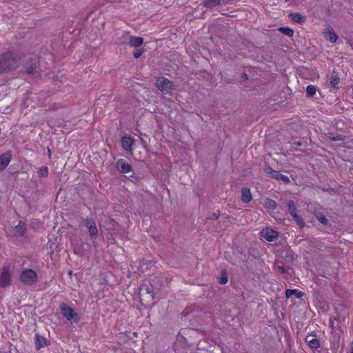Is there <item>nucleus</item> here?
Listing matches in <instances>:
<instances>
[{
    "label": "nucleus",
    "instance_id": "f257e3e1",
    "mask_svg": "<svg viewBox=\"0 0 353 353\" xmlns=\"http://www.w3.org/2000/svg\"><path fill=\"white\" fill-rule=\"evenodd\" d=\"M20 63V57L15 52L8 51L0 54V74L15 70Z\"/></svg>",
    "mask_w": 353,
    "mask_h": 353
},
{
    "label": "nucleus",
    "instance_id": "f03ea898",
    "mask_svg": "<svg viewBox=\"0 0 353 353\" xmlns=\"http://www.w3.org/2000/svg\"><path fill=\"white\" fill-rule=\"evenodd\" d=\"M59 309L63 316L71 323H77L79 321V315L65 303H61Z\"/></svg>",
    "mask_w": 353,
    "mask_h": 353
},
{
    "label": "nucleus",
    "instance_id": "7ed1b4c3",
    "mask_svg": "<svg viewBox=\"0 0 353 353\" xmlns=\"http://www.w3.org/2000/svg\"><path fill=\"white\" fill-rule=\"evenodd\" d=\"M140 296L141 300H146L147 301H153L157 291L153 288L150 281H144L139 288Z\"/></svg>",
    "mask_w": 353,
    "mask_h": 353
},
{
    "label": "nucleus",
    "instance_id": "20e7f679",
    "mask_svg": "<svg viewBox=\"0 0 353 353\" xmlns=\"http://www.w3.org/2000/svg\"><path fill=\"white\" fill-rule=\"evenodd\" d=\"M20 281L26 285H31L37 282L38 276L32 269H25L19 276Z\"/></svg>",
    "mask_w": 353,
    "mask_h": 353
},
{
    "label": "nucleus",
    "instance_id": "39448f33",
    "mask_svg": "<svg viewBox=\"0 0 353 353\" xmlns=\"http://www.w3.org/2000/svg\"><path fill=\"white\" fill-rule=\"evenodd\" d=\"M263 170L265 172V174H267V176L270 178L276 179L278 181H281L285 184L290 183V180L288 176L279 173V172L273 170L268 165H265Z\"/></svg>",
    "mask_w": 353,
    "mask_h": 353
},
{
    "label": "nucleus",
    "instance_id": "423d86ee",
    "mask_svg": "<svg viewBox=\"0 0 353 353\" xmlns=\"http://www.w3.org/2000/svg\"><path fill=\"white\" fill-rule=\"evenodd\" d=\"M156 85L163 94H170L173 89L172 82L165 77H159Z\"/></svg>",
    "mask_w": 353,
    "mask_h": 353
},
{
    "label": "nucleus",
    "instance_id": "0eeeda50",
    "mask_svg": "<svg viewBox=\"0 0 353 353\" xmlns=\"http://www.w3.org/2000/svg\"><path fill=\"white\" fill-rule=\"evenodd\" d=\"M288 212L290 214V215L292 216L294 220L296 222L297 225L300 226V228H303L305 225V223L301 217H300L297 214V210L295 206V203L294 201L290 200L288 202Z\"/></svg>",
    "mask_w": 353,
    "mask_h": 353
},
{
    "label": "nucleus",
    "instance_id": "6e6552de",
    "mask_svg": "<svg viewBox=\"0 0 353 353\" xmlns=\"http://www.w3.org/2000/svg\"><path fill=\"white\" fill-rule=\"evenodd\" d=\"M85 225L88 230L90 236L92 239H97L99 236L96 223L93 219L87 218L84 219Z\"/></svg>",
    "mask_w": 353,
    "mask_h": 353
},
{
    "label": "nucleus",
    "instance_id": "1a4fd4ad",
    "mask_svg": "<svg viewBox=\"0 0 353 353\" xmlns=\"http://www.w3.org/2000/svg\"><path fill=\"white\" fill-rule=\"evenodd\" d=\"M10 274L8 266H3L0 275V288H5L10 284Z\"/></svg>",
    "mask_w": 353,
    "mask_h": 353
},
{
    "label": "nucleus",
    "instance_id": "9d476101",
    "mask_svg": "<svg viewBox=\"0 0 353 353\" xmlns=\"http://www.w3.org/2000/svg\"><path fill=\"white\" fill-rule=\"evenodd\" d=\"M261 236L265 241L270 242L278 237L279 233L270 228H265L262 230Z\"/></svg>",
    "mask_w": 353,
    "mask_h": 353
},
{
    "label": "nucleus",
    "instance_id": "9b49d317",
    "mask_svg": "<svg viewBox=\"0 0 353 353\" xmlns=\"http://www.w3.org/2000/svg\"><path fill=\"white\" fill-rule=\"evenodd\" d=\"M26 72L28 74H36L38 73L37 71V61L34 59H30L24 65Z\"/></svg>",
    "mask_w": 353,
    "mask_h": 353
},
{
    "label": "nucleus",
    "instance_id": "f8f14e48",
    "mask_svg": "<svg viewBox=\"0 0 353 353\" xmlns=\"http://www.w3.org/2000/svg\"><path fill=\"white\" fill-rule=\"evenodd\" d=\"M149 281L157 292H159L163 288L165 280L163 276H154Z\"/></svg>",
    "mask_w": 353,
    "mask_h": 353
},
{
    "label": "nucleus",
    "instance_id": "ddd939ff",
    "mask_svg": "<svg viewBox=\"0 0 353 353\" xmlns=\"http://www.w3.org/2000/svg\"><path fill=\"white\" fill-rule=\"evenodd\" d=\"M230 0H203L202 6L207 8H211L228 3Z\"/></svg>",
    "mask_w": 353,
    "mask_h": 353
},
{
    "label": "nucleus",
    "instance_id": "4468645a",
    "mask_svg": "<svg viewBox=\"0 0 353 353\" xmlns=\"http://www.w3.org/2000/svg\"><path fill=\"white\" fill-rule=\"evenodd\" d=\"M116 166L118 170L123 174H126L131 171L132 166L126 162L125 159H119L116 163Z\"/></svg>",
    "mask_w": 353,
    "mask_h": 353
},
{
    "label": "nucleus",
    "instance_id": "2eb2a0df",
    "mask_svg": "<svg viewBox=\"0 0 353 353\" xmlns=\"http://www.w3.org/2000/svg\"><path fill=\"white\" fill-rule=\"evenodd\" d=\"M11 159L10 152H6L0 155V171H3L8 165Z\"/></svg>",
    "mask_w": 353,
    "mask_h": 353
},
{
    "label": "nucleus",
    "instance_id": "dca6fc26",
    "mask_svg": "<svg viewBox=\"0 0 353 353\" xmlns=\"http://www.w3.org/2000/svg\"><path fill=\"white\" fill-rule=\"evenodd\" d=\"M305 341L312 349H316L320 347V341L315 335L307 334Z\"/></svg>",
    "mask_w": 353,
    "mask_h": 353
},
{
    "label": "nucleus",
    "instance_id": "f3484780",
    "mask_svg": "<svg viewBox=\"0 0 353 353\" xmlns=\"http://www.w3.org/2000/svg\"><path fill=\"white\" fill-rule=\"evenodd\" d=\"M49 341L46 338L41 336L39 334H35L34 345L37 350H40L41 347L48 346Z\"/></svg>",
    "mask_w": 353,
    "mask_h": 353
},
{
    "label": "nucleus",
    "instance_id": "a211bd4d",
    "mask_svg": "<svg viewBox=\"0 0 353 353\" xmlns=\"http://www.w3.org/2000/svg\"><path fill=\"white\" fill-rule=\"evenodd\" d=\"M14 233L17 236H23L27 232L26 224L22 221H19L18 225L14 227Z\"/></svg>",
    "mask_w": 353,
    "mask_h": 353
},
{
    "label": "nucleus",
    "instance_id": "6ab92c4d",
    "mask_svg": "<svg viewBox=\"0 0 353 353\" xmlns=\"http://www.w3.org/2000/svg\"><path fill=\"white\" fill-rule=\"evenodd\" d=\"M134 139L131 137H123L121 138V143L125 151H131Z\"/></svg>",
    "mask_w": 353,
    "mask_h": 353
},
{
    "label": "nucleus",
    "instance_id": "aec40b11",
    "mask_svg": "<svg viewBox=\"0 0 353 353\" xmlns=\"http://www.w3.org/2000/svg\"><path fill=\"white\" fill-rule=\"evenodd\" d=\"M143 42L142 37L130 36L129 37L128 45L130 47L139 48L143 44Z\"/></svg>",
    "mask_w": 353,
    "mask_h": 353
},
{
    "label": "nucleus",
    "instance_id": "412c9836",
    "mask_svg": "<svg viewBox=\"0 0 353 353\" xmlns=\"http://www.w3.org/2000/svg\"><path fill=\"white\" fill-rule=\"evenodd\" d=\"M241 201L243 203H248L252 201V194H251L250 190L248 188L243 187L241 189Z\"/></svg>",
    "mask_w": 353,
    "mask_h": 353
},
{
    "label": "nucleus",
    "instance_id": "4be33fe9",
    "mask_svg": "<svg viewBox=\"0 0 353 353\" xmlns=\"http://www.w3.org/2000/svg\"><path fill=\"white\" fill-rule=\"evenodd\" d=\"M340 81L339 73L336 71H333L330 77V84L333 88H338V85Z\"/></svg>",
    "mask_w": 353,
    "mask_h": 353
},
{
    "label": "nucleus",
    "instance_id": "5701e85b",
    "mask_svg": "<svg viewBox=\"0 0 353 353\" xmlns=\"http://www.w3.org/2000/svg\"><path fill=\"white\" fill-rule=\"evenodd\" d=\"M289 17L292 21L303 24L305 22V17L299 13H290Z\"/></svg>",
    "mask_w": 353,
    "mask_h": 353
},
{
    "label": "nucleus",
    "instance_id": "b1692460",
    "mask_svg": "<svg viewBox=\"0 0 353 353\" xmlns=\"http://www.w3.org/2000/svg\"><path fill=\"white\" fill-rule=\"evenodd\" d=\"M303 292L297 289L290 290L288 289L285 291V296L289 299L292 296H294L297 299H301L303 296Z\"/></svg>",
    "mask_w": 353,
    "mask_h": 353
},
{
    "label": "nucleus",
    "instance_id": "393cba45",
    "mask_svg": "<svg viewBox=\"0 0 353 353\" xmlns=\"http://www.w3.org/2000/svg\"><path fill=\"white\" fill-rule=\"evenodd\" d=\"M264 207L265 208L275 210L277 207V203L274 200L267 198L264 201Z\"/></svg>",
    "mask_w": 353,
    "mask_h": 353
},
{
    "label": "nucleus",
    "instance_id": "a878e982",
    "mask_svg": "<svg viewBox=\"0 0 353 353\" xmlns=\"http://www.w3.org/2000/svg\"><path fill=\"white\" fill-rule=\"evenodd\" d=\"M327 137L329 139L333 141H344L345 136L342 134H336L334 135L332 132H328L327 134Z\"/></svg>",
    "mask_w": 353,
    "mask_h": 353
},
{
    "label": "nucleus",
    "instance_id": "bb28decb",
    "mask_svg": "<svg viewBox=\"0 0 353 353\" xmlns=\"http://www.w3.org/2000/svg\"><path fill=\"white\" fill-rule=\"evenodd\" d=\"M279 31L289 37H292L294 35V30L288 27H281L279 28Z\"/></svg>",
    "mask_w": 353,
    "mask_h": 353
},
{
    "label": "nucleus",
    "instance_id": "cd10ccee",
    "mask_svg": "<svg viewBox=\"0 0 353 353\" xmlns=\"http://www.w3.org/2000/svg\"><path fill=\"white\" fill-rule=\"evenodd\" d=\"M317 220L322 223L323 225H327L329 223L328 219L322 213H318L316 214Z\"/></svg>",
    "mask_w": 353,
    "mask_h": 353
},
{
    "label": "nucleus",
    "instance_id": "c85d7f7f",
    "mask_svg": "<svg viewBox=\"0 0 353 353\" xmlns=\"http://www.w3.org/2000/svg\"><path fill=\"white\" fill-rule=\"evenodd\" d=\"M316 89L314 85H310L306 88V94L307 97H311L316 93Z\"/></svg>",
    "mask_w": 353,
    "mask_h": 353
},
{
    "label": "nucleus",
    "instance_id": "c756f323",
    "mask_svg": "<svg viewBox=\"0 0 353 353\" xmlns=\"http://www.w3.org/2000/svg\"><path fill=\"white\" fill-rule=\"evenodd\" d=\"M228 274L225 271H221V276L219 278V283L225 285L228 283Z\"/></svg>",
    "mask_w": 353,
    "mask_h": 353
},
{
    "label": "nucleus",
    "instance_id": "7c9ffc66",
    "mask_svg": "<svg viewBox=\"0 0 353 353\" xmlns=\"http://www.w3.org/2000/svg\"><path fill=\"white\" fill-rule=\"evenodd\" d=\"M38 175L40 177H46L48 174V168L46 166L41 167L38 171Z\"/></svg>",
    "mask_w": 353,
    "mask_h": 353
},
{
    "label": "nucleus",
    "instance_id": "2f4dec72",
    "mask_svg": "<svg viewBox=\"0 0 353 353\" xmlns=\"http://www.w3.org/2000/svg\"><path fill=\"white\" fill-rule=\"evenodd\" d=\"M338 39L337 35L334 32H330L327 39L332 42L335 43Z\"/></svg>",
    "mask_w": 353,
    "mask_h": 353
},
{
    "label": "nucleus",
    "instance_id": "473e14b6",
    "mask_svg": "<svg viewBox=\"0 0 353 353\" xmlns=\"http://www.w3.org/2000/svg\"><path fill=\"white\" fill-rule=\"evenodd\" d=\"M276 268H277L278 270L281 274L288 273V269L287 268L284 267L283 265H280L277 264Z\"/></svg>",
    "mask_w": 353,
    "mask_h": 353
},
{
    "label": "nucleus",
    "instance_id": "72a5a7b5",
    "mask_svg": "<svg viewBox=\"0 0 353 353\" xmlns=\"http://www.w3.org/2000/svg\"><path fill=\"white\" fill-rule=\"evenodd\" d=\"M143 53V49H137L134 52L133 56L134 58L138 59L142 55Z\"/></svg>",
    "mask_w": 353,
    "mask_h": 353
},
{
    "label": "nucleus",
    "instance_id": "f704fd0d",
    "mask_svg": "<svg viewBox=\"0 0 353 353\" xmlns=\"http://www.w3.org/2000/svg\"><path fill=\"white\" fill-rule=\"evenodd\" d=\"M291 144H292V148L296 149V147H299V146L303 145L304 143L302 141L299 140V141H294Z\"/></svg>",
    "mask_w": 353,
    "mask_h": 353
},
{
    "label": "nucleus",
    "instance_id": "c9c22d12",
    "mask_svg": "<svg viewBox=\"0 0 353 353\" xmlns=\"http://www.w3.org/2000/svg\"><path fill=\"white\" fill-rule=\"evenodd\" d=\"M220 216V214L219 212H214L213 213L210 217L209 219L210 220H216L219 219Z\"/></svg>",
    "mask_w": 353,
    "mask_h": 353
},
{
    "label": "nucleus",
    "instance_id": "e433bc0d",
    "mask_svg": "<svg viewBox=\"0 0 353 353\" xmlns=\"http://www.w3.org/2000/svg\"><path fill=\"white\" fill-rule=\"evenodd\" d=\"M48 156L50 157V155H51V151L50 149H48Z\"/></svg>",
    "mask_w": 353,
    "mask_h": 353
},
{
    "label": "nucleus",
    "instance_id": "4c0bfd02",
    "mask_svg": "<svg viewBox=\"0 0 353 353\" xmlns=\"http://www.w3.org/2000/svg\"><path fill=\"white\" fill-rule=\"evenodd\" d=\"M243 77L245 79H248V75H247L245 73H244V74H243Z\"/></svg>",
    "mask_w": 353,
    "mask_h": 353
},
{
    "label": "nucleus",
    "instance_id": "58836bf2",
    "mask_svg": "<svg viewBox=\"0 0 353 353\" xmlns=\"http://www.w3.org/2000/svg\"><path fill=\"white\" fill-rule=\"evenodd\" d=\"M68 274H69V275H71L72 274V271L70 270Z\"/></svg>",
    "mask_w": 353,
    "mask_h": 353
},
{
    "label": "nucleus",
    "instance_id": "ea45409f",
    "mask_svg": "<svg viewBox=\"0 0 353 353\" xmlns=\"http://www.w3.org/2000/svg\"><path fill=\"white\" fill-rule=\"evenodd\" d=\"M351 353H353V348L352 349V352H351Z\"/></svg>",
    "mask_w": 353,
    "mask_h": 353
}]
</instances>
